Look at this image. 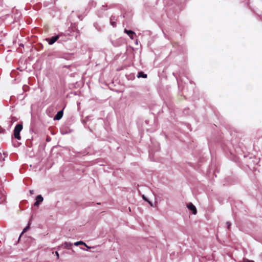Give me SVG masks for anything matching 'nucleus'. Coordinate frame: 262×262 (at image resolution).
Instances as JSON below:
<instances>
[{"label": "nucleus", "instance_id": "nucleus-1", "mask_svg": "<svg viewBox=\"0 0 262 262\" xmlns=\"http://www.w3.org/2000/svg\"><path fill=\"white\" fill-rule=\"evenodd\" d=\"M23 129V125L21 124H17L14 129V137L18 139H20V132Z\"/></svg>", "mask_w": 262, "mask_h": 262}, {"label": "nucleus", "instance_id": "nucleus-2", "mask_svg": "<svg viewBox=\"0 0 262 262\" xmlns=\"http://www.w3.org/2000/svg\"><path fill=\"white\" fill-rule=\"evenodd\" d=\"M187 208L189 210H190L191 211H192V213L193 214H196L197 210H196V207H195V206L192 203H188L187 205Z\"/></svg>", "mask_w": 262, "mask_h": 262}, {"label": "nucleus", "instance_id": "nucleus-3", "mask_svg": "<svg viewBox=\"0 0 262 262\" xmlns=\"http://www.w3.org/2000/svg\"><path fill=\"white\" fill-rule=\"evenodd\" d=\"M6 195L5 191L0 190V204H2L6 201Z\"/></svg>", "mask_w": 262, "mask_h": 262}, {"label": "nucleus", "instance_id": "nucleus-4", "mask_svg": "<svg viewBox=\"0 0 262 262\" xmlns=\"http://www.w3.org/2000/svg\"><path fill=\"white\" fill-rule=\"evenodd\" d=\"M43 200V197L41 195H38L36 198V202L34 204V206L35 207H38L39 205V203L42 202Z\"/></svg>", "mask_w": 262, "mask_h": 262}, {"label": "nucleus", "instance_id": "nucleus-5", "mask_svg": "<svg viewBox=\"0 0 262 262\" xmlns=\"http://www.w3.org/2000/svg\"><path fill=\"white\" fill-rule=\"evenodd\" d=\"M59 36L58 35L53 36L51 38H47L46 40L48 41L49 45H52L58 39Z\"/></svg>", "mask_w": 262, "mask_h": 262}, {"label": "nucleus", "instance_id": "nucleus-6", "mask_svg": "<svg viewBox=\"0 0 262 262\" xmlns=\"http://www.w3.org/2000/svg\"><path fill=\"white\" fill-rule=\"evenodd\" d=\"M124 32L127 34L132 39H134V36L135 35V33L134 32L131 30L125 29Z\"/></svg>", "mask_w": 262, "mask_h": 262}, {"label": "nucleus", "instance_id": "nucleus-7", "mask_svg": "<svg viewBox=\"0 0 262 262\" xmlns=\"http://www.w3.org/2000/svg\"><path fill=\"white\" fill-rule=\"evenodd\" d=\"M63 114V110L59 111L57 113V114L55 116L54 119L58 120H60L62 117Z\"/></svg>", "mask_w": 262, "mask_h": 262}, {"label": "nucleus", "instance_id": "nucleus-8", "mask_svg": "<svg viewBox=\"0 0 262 262\" xmlns=\"http://www.w3.org/2000/svg\"><path fill=\"white\" fill-rule=\"evenodd\" d=\"M72 245L73 244L71 243L65 242L62 245V246L66 249H70V247L72 246Z\"/></svg>", "mask_w": 262, "mask_h": 262}, {"label": "nucleus", "instance_id": "nucleus-9", "mask_svg": "<svg viewBox=\"0 0 262 262\" xmlns=\"http://www.w3.org/2000/svg\"><path fill=\"white\" fill-rule=\"evenodd\" d=\"M8 158V156L6 155L4 153L3 155L0 152V162L5 161V159Z\"/></svg>", "mask_w": 262, "mask_h": 262}, {"label": "nucleus", "instance_id": "nucleus-10", "mask_svg": "<svg viewBox=\"0 0 262 262\" xmlns=\"http://www.w3.org/2000/svg\"><path fill=\"white\" fill-rule=\"evenodd\" d=\"M41 165H30V167L32 169V170H34V171H36L37 169L38 168V167H40ZM38 169H40V167H38Z\"/></svg>", "mask_w": 262, "mask_h": 262}, {"label": "nucleus", "instance_id": "nucleus-11", "mask_svg": "<svg viewBox=\"0 0 262 262\" xmlns=\"http://www.w3.org/2000/svg\"><path fill=\"white\" fill-rule=\"evenodd\" d=\"M147 74H144L143 72H140L138 73V77H142L144 78H147Z\"/></svg>", "mask_w": 262, "mask_h": 262}, {"label": "nucleus", "instance_id": "nucleus-12", "mask_svg": "<svg viewBox=\"0 0 262 262\" xmlns=\"http://www.w3.org/2000/svg\"><path fill=\"white\" fill-rule=\"evenodd\" d=\"M74 245L75 246H78V245H84V246H85L86 247L88 248H89L84 242H83L82 241H78V242H75Z\"/></svg>", "mask_w": 262, "mask_h": 262}, {"label": "nucleus", "instance_id": "nucleus-13", "mask_svg": "<svg viewBox=\"0 0 262 262\" xmlns=\"http://www.w3.org/2000/svg\"><path fill=\"white\" fill-rule=\"evenodd\" d=\"M29 224H28V225L24 229L21 234H23L24 232H26L29 228Z\"/></svg>", "mask_w": 262, "mask_h": 262}, {"label": "nucleus", "instance_id": "nucleus-14", "mask_svg": "<svg viewBox=\"0 0 262 262\" xmlns=\"http://www.w3.org/2000/svg\"><path fill=\"white\" fill-rule=\"evenodd\" d=\"M142 199H143L144 201H147H147H148V200L147 199V198H146V197L145 196V195H142Z\"/></svg>", "mask_w": 262, "mask_h": 262}, {"label": "nucleus", "instance_id": "nucleus-15", "mask_svg": "<svg viewBox=\"0 0 262 262\" xmlns=\"http://www.w3.org/2000/svg\"><path fill=\"white\" fill-rule=\"evenodd\" d=\"M55 255L57 256V258L58 259L59 258V253H58V252L57 251H56L55 252Z\"/></svg>", "mask_w": 262, "mask_h": 262}, {"label": "nucleus", "instance_id": "nucleus-16", "mask_svg": "<svg viewBox=\"0 0 262 262\" xmlns=\"http://www.w3.org/2000/svg\"><path fill=\"white\" fill-rule=\"evenodd\" d=\"M227 226H228V228H229L230 226H231V223L229 222H227Z\"/></svg>", "mask_w": 262, "mask_h": 262}, {"label": "nucleus", "instance_id": "nucleus-17", "mask_svg": "<svg viewBox=\"0 0 262 262\" xmlns=\"http://www.w3.org/2000/svg\"><path fill=\"white\" fill-rule=\"evenodd\" d=\"M29 192L31 194H33L34 193V191L33 190H30Z\"/></svg>", "mask_w": 262, "mask_h": 262}, {"label": "nucleus", "instance_id": "nucleus-18", "mask_svg": "<svg viewBox=\"0 0 262 262\" xmlns=\"http://www.w3.org/2000/svg\"><path fill=\"white\" fill-rule=\"evenodd\" d=\"M147 202H148V203L150 204V205L151 206H153L152 203L151 202H150L149 200H148V201H147Z\"/></svg>", "mask_w": 262, "mask_h": 262}, {"label": "nucleus", "instance_id": "nucleus-19", "mask_svg": "<svg viewBox=\"0 0 262 262\" xmlns=\"http://www.w3.org/2000/svg\"><path fill=\"white\" fill-rule=\"evenodd\" d=\"M246 262H254V261L247 259Z\"/></svg>", "mask_w": 262, "mask_h": 262}]
</instances>
